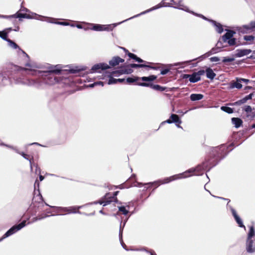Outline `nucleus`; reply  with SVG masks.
Listing matches in <instances>:
<instances>
[{
  "mask_svg": "<svg viewBox=\"0 0 255 255\" xmlns=\"http://www.w3.org/2000/svg\"><path fill=\"white\" fill-rule=\"evenodd\" d=\"M118 193H119V191L115 192L113 195V196H112V197L111 196L110 193L107 194L105 197V200L104 201L100 200L98 202V203H99L101 205L103 204V206H105L107 205L108 204L110 203L111 202L114 201V200L117 201V199L116 198V196L118 195ZM97 203H98V202H96L93 203V204H97ZM91 204H93V203H89V204L85 205L84 206H89Z\"/></svg>",
  "mask_w": 255,
  "mask_h": 255,
  "instance_id": "nucleus-10",
  "label": "nucleus"
},
{
  "mask_svg": "<svg viewBox=\"0 0 255 255\" xmlns=\"http://www.w3.org/2000/svg\"><path fill=\"white\" fill-rule=\"evenodd\" d=\"M241 82H244L246 83H248L249 82V80L246 79H243V78H239Z\"/></svg>",
  "mask_w": 255,
  "mask_h": 255,
  "instance_id": "nucleus-50",
  "label": "nucleus"
},
{
  "mask_svg": "<svg viewBox=\"0 0 255 255\" xmlns=\"http://www.w3.org/2000/svg\"><path fill=\"white\" fill-rule=\"evenodd\" d=\"M243 110L248 114L251 113L252 111V109L250 106H245Z\"/></svg>",
  "mask_w": 255,
  "mask_h": 255,
  "instance_id": "nucleus-43",
  "label": "nucleus"
},
{
  "mask_svg": "<svg viewBox=\"0 0 255 255\" xmlns=\"http://www.w3.org/2000/svg\"><path fill=\"white\" fill-rule=\"evenodd\" d=\"M0 37L3 39L6 40L8 42V45L13 49L18 50L20 48L13 41L7 38V33L5 31H2V34Z\"/></svg>",
  "mask_w": 255,
  "mask_h": 255,
  "instance_id": "nucleus-14",
  "label": "nucleus"
},
{
  "mask_svg": "<svg viewBox=\"0 0 255 255\" xmlns=\"http://www.w3.org/2000/svg\"><path fill=\"white\" fill-rule=\"evenodd\" d=\"M95 84H96V86H98V85H101L102 86H104V83L101 81L95 82Z\"/></svg>",
  "mask_w": 255,
  "mask_h": 255,
  "instance_id": "nucleus-52",
  "label": "nucleus"
},
{
  "mask_svg": "<svg viewBox=\"0 0 255 255\" xmlns=\"http://www.w3.org/2000/svg\"><path fill=\"white\" fill-rule=\"evenodd\" d=\"M117 82H122L123 81H124V79H117Z\"/></svg>",
  "mask_w": 255,
  "mask_h": 255,
  "instance_id": "nucleus-59",
  "label": "nucleus"
},
{
  "mask_svg": "<svg viewBox=\"0 0 255 255\" xmlns=\"http://www.w3.org/2000/svg\"><path fill=\"white\" fill-rule=\"evenodd\" d=\"M18 59L19 62L24 64L27 68H23L24 70L28 71V74L30 75L32 70H36V69L39 68V66L36 63L31 62L30 61L29 56L21 48H18L16 50Z\"/></svg>",
  "mask_w": 255,
  "mask_h": 255,
  "instance_id": "nucleus-5",
  "label": "nucleus"
},
{
  "mask_svg": "<svg viewBox=\"0 0 255 255\" xmlns=\"http://www.w3.org/2000/svg\"><path fill=\"white\" fill-rule=\"evenodd\" d=\"M150 255H156L155 254H154L153 253H150Z\"/></svg>",
  "mask_w": 255,
  "mask_h": 255,
  "instance_id": "nucleus-64",
  "label": "nucleus"
},
{
  "mask_svg": "<svg viewBox=\"0 0 255 255\" xmlns=\"http://www.w3.org/2000/svg\"><path fill=\"white\" fill-rule=\"evenodd\" d=\"M53 208H56L57 210V213L60 212H67L68 213V207H57L55 206L51 207Z\"/></svg>",
  "mask_w": 255,
  "mask_h": 255,
  "instance_id": "nucleus-37",
  "label": "nucleus"
},
{
  "mask_svg": "<svg viewBox=\"0 0 255 255\" xmlns=\"http://www.w3.org/2000/svg\"><path fill=\"white\" fill-rule=\"evenodd\" d=\"M11 30H12V28H7V29L4 30L3 31H5L7 33L9 31H10Z\"/></svg>",
  "mask_w": 255,
  "mask_h": 255,
  "instance_id": "nucleus-56",
  "label": "nucleus"
},
{
  "mask_svg": "<svg viewBox=\"0 0 255 255\" xmlns=\"http://www.w3.org/2000/svg\"><path fill=\"white\" fill-rule=\"evenodd\" d=\"M26 225V221H22L21 223L17 225H14L8 230L0 239V242L2 241L4 239L10 236L16 232L20 230L21 229L25 227Z\"/></svg>",
  "mask_w": 255,
  "mask_h": 255,
  "instance_id": "nucleus-8",
  "label": "nucleus"
},
{
  "mask_svg": "<svg viewBox=\"0 0 255 255\" xmlns=\"http://www.w3.org/2000/svg\"><path fill=\"white\" fill-rule=\"evenodd\" d=\"M38 18L39 19V20H40L46 21L49 23H50L49 22V21H57L56 19H55V18H51V17H44V16H43L42 15H38Z\"/></svg>",
  "mask_w": 255,
  "mask_h": 255,
  "instance_id": "nucleus-32",
  "label": "nucleus"
},
{
  "mask_svg": "<svg viewBox=\"0 0 255 255\" xmlns=\"http://www.w3.org/2000/svg\"><path fill=\"white\" fill-rule=\"evenodd\" d=\"M109 66L106 63H101L94 65L91 68L90 73L98 72L100 73L101 70H103L109 68Z\"/></svg>",
  "mask_w": 255,
  "mask_h": 255,
  "instance_id": "nucleus-13",
  "label": "nucleus"
},
{
  "mask_svg": "<svg viewBox=\"0 0 255 255\" xmlns=\"http://www.w3.org/2000/svg\"><path fill=\"white\" fill-rule=\"evenodd\" d=\"M251 52L250 49H240L237 50L236 55L238 57H241L249 54Z\"/></svg>",
  "mask_w": 255,
  "mask_h": 255,
  "instance_id": "nucleus-21",
  "label": "nucleus"
},
{
  "mask_svg": "<svg viewBox=\"0 0 255 255\" xmlns=\"http://www.w3.org/2000/svg\"><path fill=\"white\" fill-rule=\"evenodd\" d=\"M196 59H194V60H189V61H184V62H179V63H175L174 64V65L175 66H181L183 64H188V63H189L190 62L192 61H194Z\"/></svg>",
  "mask_w": 255,
  "mask_h": 255,
  "instance_id": "nucleus-44",
  "label": "nucleus"
},
{
  "mask_svg": "<svg viewBox=\"0 0 255 255\" xmlns=\"http://www.w3.org/2000/svg\"><path fill=\"white\" fill-rule=\"evenodd\" d=\"M124 62V60L123 59L119 57H115L110 61L109 63L111 66H115L118 65L120 63H123Z\"/></svg>",
  "mask_w": 255,
  "mask_h": 255,
  "instance_id": "nucleus-20",
  "label": "nucleus"
},
{
  "mask_svg": "<svg viewBox=\"0 0 255 255\" xmlns=\"http://www.w3.org/2000/svg\"><path fill=\"white\" fill-rule=\"evenodd\" d=\"M206 72L207 78L209 79H213L216 76V74L214 73L213 71L210 68H208L206 70Z\"/></svg>",
  "mask_w": 255,
  "mask_h": 255,
  "instance_id": "nucleus-29",
  "label": "nucleus"
},
{
  "mask_svg": "<svg viewBox=\"0 0 255 255\" xmlns=\"http://www.w3.org/2000/svg\"><path fill=\"white\" fill-rule=\"evenodd\" d=\"M255 236V231L253 226L251 227L250 228V231L248 234V238L247 240H253V238Z\"/></svg>",
  "mask_w": 255,
  "mask_h": 255,
  "instance_id": "nucleus-30",
  "label": "nucleus"
},
{
  "mask_svg": "<svg viewBox=\"0 0 255 255\" xmlns=\"http://www.w3.org/2000/svg\"><path fill=\"white\" fill-rule=\"evenodd\" d=\"M38 217H43V219L45 218V217H48V215H39L37 216Z\"/></svg>",
  "mask_w": 255,
  "mask_h": 255,
  "instance_id": "nucleus-57",
  "label": "nucleus"
},
{
  "mask_svg": "<svg viewBox=\"0 0 255 255\" xmlns=\"http://www.w3.org/2000/svg\"><path fill=\"white\" fill-rule=\"evenodd\" d=\"M128 56L131 58H132L134 60H135L136 61L138 62H139V63H141V62H144L143 60H142L141 59H140V58H138L137 57L135 54H132V53H128Z\"/></svg>",
  "mask_w": 255,
  "mask_h": 255,
  "instance_id": "nucleus-35",
  "label": "nucleus"
},
{
  "mask_svg": "<svg viewBox=\"0 0 255 255\" xmlns=\"http://www.w3.org/2000/svg\"><path fill=\"white\" fill-rule=\"evenodd\" d=\"M142 185V183L136 182V183L134 185V186H135V187H140V186Z\"/></svg>",
  "mask_w": 255,
  "mask_h": 255,
  "instance_id": "nucleus-54",
  "label": "nucleus"
},
{
  "mask_svg": "<svg viewBox=\"0 0 255 255\" xmlns=\"http://www.w3.org/2000/svg\"><path fill=\"white\" fill-rule=\"evenodd\" d=\"M206 167L205 164L199 165L196 168H192L180 174L174 175L169 177H167L163 180H159L153 182L146 183L145 184H152L157 187L160 184L168 183L172 181L179 179L185 178L190 177L192 175H199L201 170H204Z\"/></svg>",
  "mask_w": 255,
  "mask_h": 255,
  "instance_id": "nucleus-2",
  "label": "nucleus"
},
{
  "mask_svg": "<svg viewBox=\"0 0 255 255\" xmlns=\"http://www.w3.org/2000/svg\"><path fill=\"white\" fill-rule=\"evenodd\" d=\"M70 25V26H72V27L76 26V25H74V24H70V25Z\"/></svg>",
  "mask_w": 255,
  "mask_h": 255,
  "instance_id": "nucleus-62",
  "label": "nucleus"
},
{
  "mask_svg": "<svg viewBox=\"0 0 255 255\" xmlns=\"http://www.w3.org/2000/svg\"><path fill=\"white\" fill-rule=\"evenodd\" d=\"M25 14L17 13L14 14L10 15H0V18H25Z\"/></svg>",
  "mask_w": 255,
  "mask_h": 255,
  "instance_id": "nucleus-22",
  "label": "nucleus"
},
{
  "mask_svg": "<svg viewBox=\"0 0 255 255\" xmlns=\"http://www.w3.org/2000/svg\"><path fill=\"white\" fill-rule=\"evenodd\" d=\"M49 22L52 23H55L57 24L65 25V26H67V25H70V23L69 22H59V21H49Z\"/></svg>",
  "mask_w": 255,
  "mask_h": 255,
  "instance_id": "nucleus-40",
  "label": "nucleus"
},
{
  "mask_svg": "<svg viewBox=\"0 0 255 255\" xmlns=\"http://www.w3.org/2000/svg\"><path fill=\"white\" fill-rule=\"evenodd\" d=\"M210 60L211 62H218L220 60V59L217 57H212L210 58Z\"/></svg>",
  "mask_w": 255,
  "mask_h": 255,
  "instance_id": "nucleus-48",
  "label": "nucleus"
},
{
  "mask_svg": "<svg viewBox=\"0 0 255 255\" xmlns=\"http://www.w3.org/2000/svg\"><path fill=\"white\" fill-rule=\"evenodd\" d=\"M139 79V77H135V78H128L127 79V82L128 83H132L135 82Z\"/></svg>",
  "mask_w": 255,
  "mask_h": 255,
  "instance_id": "nucleus-41",
  "label": "nucleus"
},
{
  "mask_svg": "<svg viewBox=\"0 0 255 255\" xmlns=\"http://www.w3.org/2000/svg\"><path fill=\"white\" fill-rule=\"evenodd\" d=\"M242 87V85L241 84V82L240 80V79H237L236 82H233L230 84V88L232 89L233 88H237L241 89Z\"/></svg>",
  "mask_w": 255,
  "mask_h": 255,
  "instance_id": "nucleus-26",
  "label": "nucleus"
},
{
  "mask_svg": "<svg viewBox=\"0 0 255 255\" xmlns=\"http://www.w3.org/2000/svg\"><path fill=\"white\" fill-rule=\"evenodd\" d=\"M18 83H20L28 86H35L36 87H40L41 86V84L39 83V80H35L33 79H27L24 81H20L18 82Z\"/></svg>",
  "mask_w": 255,
  "mask_h": 255,
  "instance_id": "nucleus-17",
  "label": "nucleus"
},
{
  "mask_svg": "<svg viewBox=\"0 0 255 255\" xmlns=\"http://www.w3.org/2000/svg\"><path fill=\"white\" fill-rule=\"evenodd\" d=\"M235 33V32L233 31L228 30L226 34L222 37L223 41L227 42L228 40L232 38Z\"/></svg>",
  "mask_w": 255,
  "mask_h": 255,
  "instance_id": "nucleus-24",
  "label": "nucleus"
},
{
  "mask_svg": "<svg viewBox=\"0 0 255 255\" xmlns=\"http://www.w3.org/2000/svg\"><path fill=\"white\" fill-rule=\"evenodd\" d=\"M203 98V95L200 94H192L190 95V99L193 101H198Z\"/></svg>",
  "mask_w": 255,
  "mask_h": 255,
  "instance_id": "nucleus-28",
  "label": "nucleus"
},
{
  "mask_svg": "<svg viewBox=\"0 0 255 255\" xmlns=\"http://www.w3.org/2000/svg\"><path fill=\"white\" fill-rule=\"evenodd\" d=\"M138 86L143 87H150L154 90L163 91L165 90V88L162 87L158 85H153L150 83H138L137 84Z\"/></svg>",
  "mask_w": 255,
  "mask_h": 255,
  "instance_id": "nucleus-16",
  "label": "nucleus"
},
{
  "mask_svg": "<svg viewBox=\"0 0 255 255\" xmlns=\"http://www.w3.org/2000/svg\"><path fill=\"white\" fill-rule=\"evenodd\" d=\"M26 225V221H22L21 223L17 225H14L8 230L0 239V242L2 241L4 239L10 236L16 232L20 230L21 229L25 227Z\"/></svg>",
  "mask_w": 255,
  "mask_h": 255,
  "instance_id": "nucleus-9",
  "label": "nucleus"
},
{
  "mask_svg": "<svg viewBox=\"0 0 255 255\" xmlns=\"http://www.w3.org/2000/svg\"><path fill=\"white\" fill-rule=\"evenodd\" d=\"M157 78V77L155 75H150L148 77H142L139 78L142 81L147 82L146 83H150L153 81Z\"/></svg>",
  "mask_w": 255,
  "mask_h": 255,
  "instance_id": "nucleus-27",
  "label": "nucleus"
},
{
  "mask_svg": "<svg viewBox=\"0 0 255 255\" xmlns=\"http://www.w3.org/2000/svg\"><path fill=\"white\" fill-rule=\"evenodd\" d=\"M130 67L131 68L149 67V66H147L145 64H131L130 65Z\"/></svg>",
  "mask_w": 255,
  "mask_h": 255,
  "instance_id": "nucleus-38",
  "label": "nucleus"
},
{
  "mask_svg": "<svg viewBox=\"0 0 255 255\" xmlns=\"http://www.w3.org/2000/svg\"><path fill=\"white\" fill-rule=\"evenodd\" d=\"M246 251L250 254H253L255 252V240H247Z\"/></svg>",
  "mask_w": 255,
  "mask_h": 255,
  "instance_id": "nucleus-15",
  "label": "nucleus"
},
{
  "mask_svg": "<svg viewBox=\"0 0 255 255\" xmlns=\"http://www.w3.org/2000/svg\"><path fill=\"white\" fill-rule=\"evenodd\" d=\"M231 211L232 212V215L234 216L236 222L238 224L239 226L240 227H244L246 230V227L244 225L243 221L242 219L240 218V217L238 215L236 210L233 209L232 207L230 208Z\"/></svg>",
  "mask_w": 255,
  "mask_h": 255,
  "instance_id": "nucleus-18",
  "label": "nucleus"
},
{
  "mask_svg": "<svg viewBox=\"0 0 255 255\" xmlns=\"http://www.w3.org/2000/svg\"><path fill=\"white\" fill-rule=\"evenodd\" d=\"M83 206H73L68 207V213H80V212L79 211L80 209H81Z\"/></svg>",
  "mask_w": 255,
  "mask_h": 255,
  "instance_id": "nucleus-25",
  "label": "nucleus"
},
{
  "mask_svg": "<svg viewBox=\"0 0 255 255\" xmlns=\"http://www.w3.org/2000/svg\"><path fill=\"white\" fill-rule=\"evenodd\" d=\"M129 206H128V209L125 206L119 207V211L123 214L124 215H127L128 213Z\"/></svg>",
  "mask_w": 255,
  "mask_h": 255,
  "instance_id": "nucleus-36",
  "label": "nucleus"
},
{
  "mask_svg": "<svg viewBox=\"0 0 255 255\" xmlns=\"http://www.w3.org/2000/svg\"><path fill=\"white\" fill-rule=\"evenodd\" d=\"M253 94H250V95L247 96L243 99L235 102L231 104L232 106H236V105H241L242 104H243L245 103L248 100H250L252 98Z\"/></svg>",
  "mask_w": 255,
  "mask_h": 255,
  "instance_id": "nucleus-19",
  "label": "nucleus"
},
{
  "mask_svg": "<svg viewBox=\"0 0 255 255\" xmlns=\"http://www.w3.org/2000/svg\"><path fill=\"white\" fill-rule=\"evenodd\" d=\"M169 70L168 69H164L161 71V75H165L168 72Z\"/></svg>",
  "mask_w": 255,
  "mask_h": 255,
  "instance_id": "nucleus-51",
  "label": "nucleus"
},
{
  "mask_svg": "<svg viewBox=\"0 0 255 255\" xmlns=\"http://www.w3.org/2000/svg\"><path fill=\"white\" fill-rule=\"evenodd\" d=\"M36 167V172H37V170H39V168L38 167L37 165H35Z\"/></svg>",
  "mask_w": 255,
  "mask_h": 255,
  "instance_id": "nucleus-61",
  "label": "nucleus"
},
{
  "mask_svg": "<svg viewBox=\"0 0 255 255\" xmlns=\"http://www.w3.org/2000/svg\"><path fill=\"white\" fill-rule=\"evenodd\" d=\"M62 70V67L56 65L47 71L40 70H32L30 75L41 77L44 82L48 85H53L60 82L62 79L54 75V74H58Z\"/></svg>",
  "mask_w": 255,
  "mask_h": 255,
  "instance_id": "nucleus-1",
  "label": "nucleus"
},
{
  "mask_svg": "<svg viewBox=\"0 0 255 255\" xmlns=\"http://www.w3.org/2000/svg\"><path fill=\"white\" fill-rule=\"evenodd\" d=\"M180 9H182L183 10H184L186 12L191 13L197 16L200 17L205 20H208L210 21L213 25L215 27V29L217 32H218L219 33H221L223 31V28L222 26L219 23H217L215 21L212 20H209L207 17L204 16L203 15L201 14H198L197 13L194 12L193 11H191L189 9V8L187 6L185 5H180V7L179 8Z\"/></svg>",
  "mask_w": 255,
  "mask_h": 255,
  "instance_id": "nucleus-6",
  "label": "nucleus"
},
{
  "mask_svg": "<svg viewBox=\"0 0 255 255\" xmlns=\"http://www.w3.org/2000/svg\"><path fill=\"white\" fill-rule=\"evenodd\" d=\"M255 28V21H251L249 24L245 25L243 26L244 29L242 31L248 32L250 30H253Z\"/></svg>",
  "mask_w": 255,
  "mask_h": 255,
  "instance_id": "nucleus-23",
  "label": "nucleus"
},
{
  "mask_svg": "<svg viewBox=\"0 0 255 255\" xmlns=\"http://www.w3.org/2000/svg\"><path fill=\"white\" fill-rule=\"evenodd\" d=\"M232 121L233 124L235 125L236 128H239L242 123V121L239 118H233Z\"/></svg>",
  "mask_w": 255,
  "mask_h": 255,
  "instance_id": "nucleus-31",
  "label": "nucleus"
},
{
  "mask_svg": "<svg viewBox=\"0 0 255 255\" xmlns=\"http://www.w3.org/2000/svg\"><path fill=\"white\" fill-rule=\"evenodd\" d=\"M43 219V217H34V218L32 219L31 223H34V222H35L37 221L38 220H42Z\"/></svg>",
  "mask_w": 255,
  "mask_h": 255,
  "instance_id": "nucleus-46",
  "label": "nucleus"
},
{
  "mask_svg": "<svg viewBox=\"0 0 255 255\" xmlns=\"http://www.w3.org/2000/svg\"><path fill=\"white\" fill-rule=\"evenodd\" d=\"M170 119H171L172 121H173V123L174 122L178 124L181 123V121H180L178 116L177 115H171V116H170Z\"/></svg>",
  "mask_w": 255,
  "mask_h": 255,
  "instance_id": "nucleus-34",
  "label": "nucleus"
},
{
  "mask_svg": "<svg viewBox=\"0 0 255 255\" xmlns=\"http://www.w3.org/2000/svg\"><path fill=\"white\" fill-rule=\"evenodd\" d=\"M131 72V70L129 69L128 70V69H126L125 68H122L120 70L113 71L112 73H107V75L104 76V77H103V75L102 77L99 76L100 79H104L105 77L107 76L110 78V79L108 81V84H116L117 83V79H114L113 78L112 76H119L120 75L123 74H128L130 73Z\"/></svg>",
  "mask_w": 255,
  "mask_h": 255,
  "instance_id": "nucleus-7",
  "label": "nucleus"
},
{
  "mask_svg": "<svg viewBox=\"0 0 255 255\" xmlns=\"http://www.w3.org/2000/svg\"><path fill=\"white\" fill-rule=\"evenodd\" d=\"M234 60L235 59L233 57H224L223 62L224 63L231 62L234 61Z\"/></svg>",
  "mask_w": 255,
  "mask_h": 255,
  "instance_id": "nucleus-42",
  "label": "nucleus"
},
{
  "mask_svg": "<svg viewBox=\"0 0 255 255\" xmlns=\"http://www.w3.org/2000/svg\"><path fill=\"white\" fill-rule=\"evenodd\" d=\"M164 123H168V124H171V123H173V121H172L171 119L170 118L169 119L167 120V121L163 122L162 124H163Z\"/></svg>",
  "mask_w": 255,
  "mask_h": 255,
  "instance_id": "nucleus-53",
  "label": "nucleus"
},
{
  "mask_svg": "<svg viewBox=\"0 0 255 255\" xmlns=\"http://www.w3.org/2000/svg\"><path fill=\"white\" fill-rule=\"evenodd\" d=\"M204 73V71H199L198 72L194 73L192 75H185L184 78H189V81L191 82L195 83L200 80V76Z\"/></svg>",
  "mask_w": 255,
  "mask_h": 255,
  "instance_id": "nucleus-11",
  "label": "nucleus"
},
{
  "mask_svg": "<svg viewBox=\"0 0 255 255\" xmlns=\"http://www.w3.org/2000/svg\"><path fill=\"white\" fill-rule=\"evenodd\" d=\"M80 70L79 69H70L69 70V72L71 73H76L77 72L79 71Z\"/></svg>",
  "mask_w": 255,
  "mask_h": 255,
  "instance_id": "nucleus-49",
  "label": "nucleus"
},
{
  "mask_svg": "<svg viewBox=\"0 0 255 255\" xmlns=\"http://www.w3.org/2000/svg\"><path fill=\"white\" fill-rule=\"evenodd\" d=\"M252 118H255V113H253V115L252 116Z\"/></svg>",
  "mask_w": 255,
  "mask_h": 255,
  "instance_id": "nucleus-63",
  "label": "nucleus"
},
{
  "mask_svg": "<svg viewBox=\"0 0 255 255\" xmlns=\"http://www.w3.org/2000/svg\"><path fill=\"white\" fill-rule=\"evenodd\" d=\"M221 110L224 112H226L229 114L233 113V110L232 108L228 107L223 106L221 108Z\"/></svg>",
  "mask_w": 255,
  "mask_h": 255,
  "instance_id": "nucleus-39",
  "label": "nucleus"
},
{
  "mask_svg": "<svg viewBox=\"0 0 255 255\" xmlns=\"http://www.w3.org/2000/svg\"><path fill=\"white\" fill-rule=\"evenodd\" d=\"M96 86V84H95V83H94L89 85L87 87H89V88H93L94 87H95Z\"/></svg>",
  "mask_w": 255,
  "mask_h": 255,
  "instance_id": "nucleus-55",
  "label": "nucleus"
},
{
  "mask_svg": "<svg viewBox=\"0 0 255 255\" xmlns=\"http://www.w3.org/2000/svg\"><path fill=\"white\" fill-rule=\"evenodd\" d=\"M0 145H3V146H5L6 147H7L8 148H10L11 149H12L13 150H14L16 153L21 155L25 159H26L27 160H29V162H30V168H31V170L32 169V166H33V164H32V163L31 162V160L30 159H29V155L24 153V152H20L19 151L16 147H13L12 146H11V145H8V144H4L3 142H0Z\"/></svg>",
  "mask_w": 255,
  "mask_h": 255,
  "instance_id": "nucleus-12",
  "label": "nucleus"
},
{
  "mask_svg": "<svg viewBox=\"0 0 255 255\" xmlns=\"http://www.w3.org/2000/svg\"><path fill=\"white\" fill-rule=\"evenodd\" d=\"M38 14L35 13H31V14H26L25 13V18H28V19H39L38 18Z\"/></svg>",
  "mask_w": 255,
  "mask_h": 255,
  "instance_id": "nucleus-33",
  "label": "nucleus"
},
{
  "mask_svg": "<svg viewBox=\"0 0 255 255\" xmlns=\"http://www.w3.org/2000/svg\"><path fill=\"white\" fill-rule=\"evenodd\" d=\"M255 37L252 35H246L244 36V39L247 41H253Z\"/></svg>",
  "mask_w": 255,
  "mask_h": 255,
  "instance_id": "nucleus-45",
  "label": "nucleus"
},
{
  "mask_svg": "<svg viewBox=\"0 0 255 255\" xmlns=\"http://www.w3.org/2000/svg\"><path fill=\"white\" fill-rule=\"evenodd\" d=\"M39 179H40V180L41 181L44 179V177L42 175H40Z\"/></svg>",
  "mask_w": 255,
  "mask_h": 255,
  "instance_id": "nucleus-60",
  "label": "nucleus"
},
{
  "mask_svg": "<svg viewBox=\"0 0 255 255\" xmlns=\"http://www.w3.org/2000/svg\"><path fill=\"white\" fill-rule=\"evenodd\" d=\"M162 6L161 4H158L155 6L152 7L151 8H149L145 11H144L142 12H141L139 14H136L132 17H131L127 19H126L122 22H120L118 23H113L111 24H107V25H102V24H93V23H86L85 22H83V23L90 25L91 27H86L84 28L85 30H87L88 29H91L97 31H112L114 27H115L118 24H120L125 21H126L129 19L133 18L134 17H136L140 15L144 14L145 13H146L148 12H150L153 10L156 9L158 8H160Z\"/></svg>",
  "mask_w": 255,
  "mask_h": 255,
  "instance_id": "nucleus-4",
  "label": "nucleus"
},
{
  "mask_svg": "<svg viewBox=\"0 0 255 255\" xmlns=\"http://www.w3.org/2000/svg\"><path fill=\"white\" fill-rule=\"evenodd\" d=\"M228 43L230 45H234L235 43V39L234 38H231L227 40Z\"/></svg>",
  "mask_w": 255,
  "mask_h": 255,
  "instance_id": "nucleus-47",
  "label": "nucleus"
},
{
  "mask_svg": "<svg viewBox=\"0 0 255 255\" xmlns=\"http://www.w3.org/2000/svg\"><path fill=\"white\" fill-rule=\"evenodd\" d=\"M206 167L205 164L199 165L196 168H192L180 174L174 175L169 177H167L163 180H159L153 182L146 183L145 184H152L157 187L160 184L168 183L172 181L179 179L185 178L190 177L192 175H199L201 170H204Z\"/></svg>",
  "mask_w": 255,
  "mask_h": 255,
  "instance_id": "nucleus-3",
  "label": "nucleus"
},
{
  "mask_svg": "<svg viewBox=\"0 0 255 255\" xmlns=\"http://www.w3.org/2000/svg\"><path fill=\"white\" fill-rule=\"evenodd\" d=\"M76 26L78 28H80V29L83 28V26L80 24H77L76 25Z\"/></svg>",
  "mask_w": 255,
  "mask_h": 255,
  "instance_id": "nucleus-58",
  "label": "nucleus"
}]
</instances>
